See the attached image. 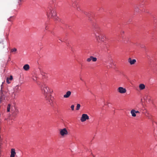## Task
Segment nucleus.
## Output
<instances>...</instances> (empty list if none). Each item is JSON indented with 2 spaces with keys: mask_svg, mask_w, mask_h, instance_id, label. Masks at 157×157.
Listing matches in <instances>:
<instances>
[{
  "mask_svg": "<svg viewBox=\"0 0 157 157\" xmlns=\"http://www.w3.org/2000/svg\"><path fill=\"white\" fill-rule=\"evenodd\" d=\"M41 90L48 104L51 105L53 101L51 94L53 92V90H51L48 86L45 84H43L42 85Z\"/></svg>",
  "mask_w": 157,
  "mask_h": 157,
  "instance_id": "f257e3e1",
  "label": "nucleus"
},
{
  "mask_svg": "<svg viewBox=\"0 0 157 157\" xmlns=\"http://www.w3.org/2000/svg\"><path fill=\"white\" fill-rule=\"evenodd\" d=\"M95 36L97 40L98 41L100 40L101 42H103L104 40V36L103 35L97 33L95 34Z\"/></svg>",
  "mask_w": 157,
  "mask_h": 157,
  "instance_id": "f03ea898",
  "label": "nucleus"
},
{
  "mask_svg": "<svg viewBox=\"0 0 157 157\" xmlns=\"http://www.w3.org/2000/svg\"><path fill=\"white\" fill-rule=\"evenodd\" d=\"M59 132V134L62 136L63 137L68 134V131L65 128L60 129Z\"/></svg>",
  "mask_w": 157,
  "mask_h": 157,
  "instance_id": "7ed1b4c3",
  "label": "nucleus"
},
{
  "mask_svg": "<svg viewBox=\"0 0 157 157\" xmlns=\"http://www.w3.org/2000/svg\"><path fill=\"white\" fill-rule=\"evenodd\" d=\"M56 15V12L52 9H50L47 12L48 16L49 17H53Z\"/></svg>",
  "mask_w": 157,
  "mask_h": 157,
  "instance_id": "20e7f679",
  "label": "nucleus"
},
{
  "mask_svg": "<svg viewBox=\"0 0 157 157\" xmlns=\"http://www.w3.org/2000/svg\"><path fill=\"white\" fill-rule=\"evenodd\" d=\"M117 91L121 94H124L126 93L127 90L126 88L122 87H119L117 89Z\"/></svg>",
  "mask_w": 157,
  "mask_h": 157,
  "instance_id": "39448f33",
  "label": "nucleus"
},
{
  "mask_svg": "<svg viewBox=\"0 0 157 157\" xmlns=\"http://www.w3.org/2000/svg\"><path fill=\"white\" fill-rule=\"evenodd\" d=\"M88 119H89V117L88 115L86 114H83L82 115L80 120L82 122H83Z\"/></svg>",
  "mask_w": 157,
  "mask_h": 157,
  "instance_id": "423d86ee",
  "label": "nucleus"
},
{
  "mask_svg": "<svg viewBox=\"0 0 157 157\" xmlns=\"http://www.w3.org/2000/svg\"><path fill=\"white\" fill-rule=\"evenodd\" d=\"M128 62L131 65L135 64L136 62V60L135 59H132L129 58L128 59Z\"/></svg>",
  "mask_w": 157,
  "mask_h": 157,
  "instance_id": "0eeeda50",
  "label": "nucleus"
},
{
  "mask_svg": "<svg viewBox=\"0 0 157 157\" xmlns=\"http://www.w3.org/2000/svg\"><path fill=\"white\" fill-rule=\"evenodd\" d=\"M71 94V91H68L67 92L66 94L63 95V97L65 98H67L69 97Z\"/></svg>",
  "mask_w": 157,
  "mask_h": 157,
  "instance_id": "6e6552de",
  "label": "nucleus"
},
{
  "mask_svg": "<svg viewBox=\"0 0 157 157\" xmlns=\"http://www.w3.org/2000/svg\"><path fill=\"white\" fill-rule=\"evenodd\" d=\"M139 88L140 90H143L145 88V86L143 83H141L139 85Z\"/></svg>",
  "mask_w": 157,
  "mask_h": 157,
  "instance_id": "1a4fd4ad",
  "label": "nucleus"
},
{
  "mask_svg": "<svg viewBox=\"0 0 157 157\" xmlns=\"http://www.w3.org/2000/svg\"><path fill=\"white\" fill-rule=\"evenodd\" d=\"M16 154L15 149L14 148H12L11 149L10 157H14Z\"/></svg>",
  "mask_w": 157,
  "mask_h": 157,
  "instance_id": "9d476101",
  "label": "nucleus"
},
{
  "mask_svg": "<svg viewBox=\"0 0 157 157\" xmlns=\"http://www.w3.org/2000/svg\"><path fill=\"white\" fill-rule=\"evenodd\" d=\"M143 113H144L145 114V116L148 118L150 119V118H151L150 115V114L148 112V111H147L146 110L144 112H143Z\"/></svg>",
  "mask_w": 157,
  "mask_h": 157,
  "instance_id": "9b49d317",
  "label": "nucleus"
},
{
  "mask_svg": "<svg viewBox=\"0 0 157 157\" xmlns=\"http://www.w3.org/2000/svg\"><path fill=\"white\" fill-rule=\"evenodd\" d=\"M130 113L132 115V116L133 117H136V113L135 112V110L132 109L130 111Z\"/></svg>",
  "mask_w": 157,
  "mask_h": 157,
  "instance_id": "f8f14e48",
  "label": "nucleus"
},
{
  "mask_svg": "<svg viewBox=\"0 0 157 157\" xmlns=\"http://www.w3.org/2000/svg\"><path fill=\"white\" fill-rule=\"evenodd\" d=\"M23 68L25 71H28L29 69V66L28 64H26L24 65Z\"/></svg>",
  "mask_w": 157,
  "mask_h": 157,
  "instance_id": "ddd939ff",
  "label": "nucleus"
},
{
  "mask_svg": "<svg viewBox=\"0 0 157 157\" xmlns=\"http://www.w3.org/2000/svg\"><path fill=\"white\" fill-rule=\"evenodd\" d=\"M109 66L110 67H112V65H115L114 61L112 59H111L109 60Z\"/></svg>",
  "mask_w": 157,
  "mask_h": 157,
  "instance_id": "4468645a",
  "label": "nucleus"
},
{
  "mask_svg": "<svg viewBox=\"0 0 157 157\" xmlns=\"http://www.w3.org/2000/svg\"><path fill=\"white\" fill-rule=\"evenodd\" d=\"M92 60L94 62H96L97 60V58L96 57H94L91 56Z\"/></svg>",
  "mask_w": 157,
  "mask_h": 157,
  "instance_id": "2eb2a0df",
  "label": "nucleus"
},
{
  "mask_svg": "<svg viewBox=\"0 0 157 157\" xmlns=\"http://www.w3.org/2000/svg\"><path fill=\"white\" fill-rule=\"evenodd\" d=\"M91 60H92L91 56H90L88 58L86 59V61L88 62H90Z\"/></svg>",
  "mask_w": 157,
  "mask_h": 157,
  "instance_id": "dca6fc26",
  "label": "nucleus"
},
{
  "mask_svg": "<svg viewBox=\"0 0 157 157\" xmlns=\"http://www.w3.org/2000/svg\"><path fill=\"white\" fill-rule=\"evenodd\" d=\"M80 104H78L77 105L76 109L77 110H79L80 109Z\"/></svg>",
  "mask_w": 157,
  "mask_h": 157,
  "instance_id": "f3484780",
  "label": "nucleus"
},
{
  "mask_svg": "<svg viewBox=\"0 0 157 157\" xmlns=\"http://www.w3.org/2000/svg\"><path fill=\"white\" fill-rule=\"evenodd\" d=\"M10 105L9 104L8 105L7 107V112H10Z\"/></svg>",
  "mask_w": 157,
  "mask_h": 157,
  "instance_id": "a211bd4d",
  "label": "nucleus"
},
{
  "mask_svg": "<svg viewBox=\"0 0 157 157\" xmlns=\"http://www.w3.org/2000/svg\"><path fill=\"white\" fill-rule=\"evenodd\" d=\"M19 89V86L18 85H17L14 87V90H17Z\"/></svg>",
  "mask_w": 157,
  "mask_h": 157,
  "instance_id": "6ab92c4d",
  "label": "nucleus"
},
{
  "mask_svg": "<svg viewBox=\"0 0 157 157\" xmlns=\"http://www.w3.org/2000/svg\"><path fill=\"white\" fill-rule=\"evenodd\" d=\"M71 108L72 109V110H74V105H72L71 106Z\"/></svg>",
  "mask_w": 157,
  "mask_h": 157,
  "instance_id": "aec40b11",
  "label": "nucleus"
},
{
  "mask_svg": "<svg viewBox=\"0 0 157 157\" xmlns=\"http://www.w3.org/2000/svg\"><path fill=\"white\" fill-rule=\"evenodd\" d=\"M12 52H16L17 51V49L16 48H14L11 50Z\"/></svg>",
  "mask_w": 157,
  "mask_h": 157,
  "instance_id": "412c9836",
  "label": "nucleus"
},
{
  "mask_svg": "<svg viewBox=\"0 0 157 157\" xmlns=\"http://www.w3.org/2000/svg\"><path fill=\"white\" fill-rule=\"evenodd\" d=\"M9 78H7V79H6V82H7L8 84L10 83V82L9 81Z\"/></svg>",
  "mask_w": 157,
  "mask_h": 157,
  "instance_id": "4be33fe9",
  "label": "nucleus"
},
{
  "mask_svg": "<svg viewBox=\"0 0 157 157\" xmlns=\"http://www.w3.org/2000/svg\"><path fill=\"white\" fill-rule=\"evenodd\" d=\"M9 78V80H12L13 79V77L11 75L10 76V77Z\"/></svg>",
  "mask_w": 157,
  "mask_h": 157,
  "instance_id": "5701e85b",
  "label": "nucleus"
},
{
  "mask_svg": "<svg viewBox=\"0 0 157 157\" xmlns=\"http://www.w3.org/2000/svg\"><path fill=\"white\" fill-rule=\"evenodd\" d=\"M135 112L136 114L140 113V112L138 110L136 111L135 110Z\"/></svg>",
  "mask_w": 157,
  "mask_h": 157,
  "instance_id": "b1692460",
  "label": "nucleus"
},
{
  "mask_svg": "<svg viewBox=\"0 0 157 157\" xmlns=\"http://www.w3.org/2000/svg\"><path fill=\"white\" fill-rule=\"evenodd\" d=\"M77 10H79V8L78 7L77 8Z\"/></svg>",
  "mask_w": 157,
  "mask_h": 157,
  "instance_id": "393cba45",
  "label": "nucleus"
},
{
  "mask_svg": "<svg viewBox=\"0 0 157 157\" xmlns=\"http://www.w3.org/2000/svg\"><path fill=\"white\" fill-rule=\"evenodd\" d=\"M2 84L1 85V86H2Z\"/></svg>",
  "mask_w": 157,
  "mask_h": 157,
  "instance_id": "a878e982",
  "label": "nucleus"
}]
</instances>
